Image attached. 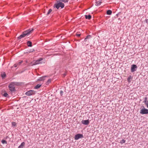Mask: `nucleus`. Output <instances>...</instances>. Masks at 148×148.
I'll return each mask as SVG.
<instances>
[{
    "label": "nucleus",
    "mask_w": 148,
    "mask_h": 148,
    "mask_svg": "<svg viewBox=\"0 0 148 148\" xmlns=\"http://www.w3.org/2000/svg\"><path fill=\"white\" fill-rule=\"evenodd\" d=\"M146 22L147 23H148V19H146Z\"/></svg>",
    "instance_id": "nucleus-34"
},
{
    "label": "nucleus",
    "mask_w": 148,
    "mask_h": 148,
    "mask_svg": "<svg viewBox=\"0 0 148 148\" xmlns=\"http://www.w3.org/2000/svg\"><path fill=\"white\" fill-rule=\"evenodd\" d=\"M61 96H62L63 95V92L62 90H61L60 92Z\"/></svg>",
    "instance_id": "nucleus-30"
},
{
    "label": "nucleus",
    "mask_w": 148,
    "mask_h": 148,
    "mask_svg": "<svg viewBox=\"0 0 148 148\" xmlns=\"http://www.w3.org/2000/svg\"><path fill=\"white\" fill-rule=\"evenodd\" d=\"M116 16H118V14H116Z\"/></svg>",
    "instance_id": "nucleus-36"
},
{
    "label": "nucleus",
    "mask_w": 148,
    "mask_h": 148,
    "mask_svg": "<svg viewBox=\"0 0 148 148\" xmlns=\"http://www.w3.org/2000/svg\"><path fill=\"white\" fill-rule=\"evenodd\" d=\"M14 67H16L17 66H18V65H17V63H16V64H15L14 65Z\"/></svg>",
    "instance_id": "nucleus-33"
},
{
    "label": "nucleus",
    "mask_w": 148,
    "mask_h": 148,
    "mask_svg": "<svg viewBox=\"0 0 148 148\" xmlns=\"http://www.w3.org/2000/svg\"><path fill=\"white\" fill-rule=\"evenodd\" d=\"M52 10L51 9H49L47 13V15H48L49 14H50V13L52 12Z\"/></svg>",
    "instance_id": "nucleus-25"
},
{
    "label": "nucleus",
    "mask_w": 148,
    "mask_h": 148,
    "mask_svg": "<svg viewBox=\"0 0 148 148\" xmlns=\"http://www.w3.org/2000/svg\"><path fill=\"white\" fill-rule=\"evenodd\" d=\"M85 18L86 19L90 20L91 18V16L90 14H89L88 15H85Z\"/></svg>",
    "instance_id": "nucleus-14"
},
{
    "label": "nucleus",
    "mask_w": 148,
    "mask_h": 148,
    "mask_svg": "<svg viewBox=\"0 0 148 148\" xmlns=\"http://www.w3.org/2000/svg\"><path fill=\"white\" fill-rule=\"evenodd\" d=\"M76 35L77 36L79 37L81 35V34H77Z\"/></svg>",
    "instance_id": "nucleus-32"
},
{
    "label": "nucleus",
    "mask_w": 148,
    "mask_h": 148,
    "mask_svg": "<svg viewBox=\"0 0 148 148\" xmlns=\"http://www.w3.org/2000/svg\"><path fill=\"white\" fill-rule=\"evenodd\" d=\"M137 68V67L136 65L133 64L131 65V72L132 73L134 72V71H136Z\"/></svg>",
    "instance_id": "nucleus-8"
},
{
    "label": "nucleus",
    "mask_w": 148,
    "mask_h": 148,
    "mask_svg": "<svg viewBox=\"0 0 148 148\" xmlns=\"http://www.w3.org/2000/svg\"><path fill=\"white\" fill-rule=\"evenodd\" d=\"M144 99V100L143 101V102L145 104L146 103H147V102H148V101H147V97H145L143 98Z\"/></svg>",
    "instance_id": "nucleus-20"
},
{
    "label": "nucleus",
    "mask_w": 148,
    "mask_h": 148,
    "mask_svg": "<svg viewBox=\"0 0 148 148\" xmlns=\"http://www.w3.org/2000/svg\"><path fill=\"white\" fill-rule=\"evenodd\" d=\"M125 140L124 139H122L120 141V143L121 144L124 143H125Z\"/></svg>",
    "instance_id": "nucleus-28"
},
{
    "label": "nucleus",
    "mask_w": 148,
    "mask_h": 148,
    "mask_svg": "<svg viewBox=\"0 0 148 148\" xmlns=\"http://www.w3.org/2000/svg\"><path fill=\"white\" fill-rule=\"evenodd\" d=\"M102 3L101 0H99V1H97L96 2V5L97 6H99L101 5Z\"/></svg>",
    "instance_id": "nucleus-12"
},
{
    "label": "nucleus",
    "mask_w": 148,
    "mask_h": 148,
    "mask_svg": "<svg viewBox=\"0 0 148 148\" xmlns=\"http://www.w3.org/2000/svg\"><path fill=\"white\" fill-rule=\"evenodd\" d=\"M132 79V77L131 75H130L128 77L127 79V81L128 82L130 83L131 82V79Z\"/></svg>",
    "instance_id": "nucleus-17"
},
{
    "label": "nucleus",
    "mask_w": 148,
    "mask_h": 148,
    "mask_svg": "<svg viewBox=\"0 0 148 148\" xmlns=\"http://www.w3.org/2000/svg\"><path fill=\"white\" fill-rule=\"evenodd\" d=\"M140 113L142 114H148V109L145 108L144 106H142L140 108Z\"/></svg>",
    "instance_id": "nucleus-4"
},
{
    "label": "nucleus",
    "mask_w": 148,
    "mask_h": 148,
    "mask_svg": "<svg viewBox=\"0 0 148 148\" xmlns=\"http://www.w3.org/2000/svg\"><path fill=\"white\" fill-rule=\"evenodd\" d=\"M107 14L108 15H111L112 13V11L110 10H108L106 12Z\"/></svg>",
    "instance_id": "nucleus-19"
},
{
    "label": "nucleus",
    "mask_w": 148,
    "mask_h": 148,
    "mask_svg": "<svg viewBox=\"0 0 148 148\" xmlns=\"http://www.w3.org/2000/svg\"><path fill=\"white\" fill-rule=\"evenodd\" d=\"M1 75V76L3 79L5 78L6 76V74L4 72L2 73Z\"/></svg>",
    "instance_id": "nucleus-16"
},
{
    "label": "nucleus",
    "mask_w": 148,
    "mask_h": 148,
    "mask_svg": "<svg viewBox=\"0 0 148 148\" xmlns=\"http://www.w3.org/2000/svg\"><path fill=\"white\" fill-rule=\"evenodd\" d=\"M51 82V79H49L48 81H47V85L49 84V83H50Z\"/></svg>",
    "instance_id": "nucleus-26"
},
{
    "label": "nucleus",
    "mask_w": 148,
    "mask_h": 148,
    "mask_svg": "<svg viewBox=\"0 0 148 148\" xmlns=\"http://www.w3.org/2000/svg\"><path fill=\"white\" fill-rule=\"evenodd\" d=\"M16 83V82H12L9 85L8 87L9 89L12 92L15 91L14 85L17 84Z\"/></svg>",
    "instance_id": "nucleus-3"
},
{
    "label": "nucleus",
    "mask_w": 148,
    "mask_h": 148,
    "mask_svg": "<svg viewBox=\"0 0 148 148\" xmlns=\"http://www.w3.org/2000/svg\"><path fill=\"white\" fill-rule=\"evenodd\" d=\"M3 96L5 97H7L8 96V95L7 92H5L3 94Z\"/></svg>",
    "instance_id": "nucleus-24"
},
{
    "label": "nucleus",
    "mask_w": 148,
    "mask_h": 148,
    "mask_svg": "<svg viewBox=\"0 0 148 148\" xmlns=\"http://www.w3.org/2000/svg\"><path fill=\"white\" fill-rule=\"evenodd\" d=\"M36 92L34 90H30L27 91L25 93V94L28 96H30L34 95Z\"/></svg>",
    "instance_id": "nucleus-6"
},
{
    "label": "nucleus",
    "mask_w": 148,
    "mask_h": 148,
    "mask_svg": "<svg viewBox=\"0 0 148 148\" xmlns=\"http://www.w3.org/2000/svg\"><path fill=\"white\" fill-rule=\"evenodd\" d=\"M83 137V136L82 134H76L74 138L75 140H77L79 138H81Z\"/></svg>",
    "instance_id": "nucleus-7"
},
{
    "label": "nucleus",
    "mask_w": 148,
    "mask_h": 148,
    "mask_svg": "<svg viewBox=\"0 0 148 148\" xmlns=\"http://www.w3.org/2000/svg\"><path fill=\"white\" fill-rule=\"evenodd\" d=\"M25 145V143L24 142H23L21 144V145L19 146L18 148H23Z\"/></svg>",
    "instance_id": "nucleus-11"
},
{
    "label": "nucleus",
    "mask_w": 148,
    "mask_h": 148,
    "mask_svg": "<svg viewBox=\"0 0 148 148\" xmlns=\"http://www.w3.org/2000/svg\"><path fill=\"white\" fill-rule=\"evenodd\" d=\"M22 62H23V61H20V62L17 63L18 66H19L22 63Z\"/></svg>",
    "instance_id": "nucleus-27"
},
{
    "label": "nucleus",
    "mask_w": 148,
    "mask_h": 148,
    "mask_svg": "<svg viewBox=\"0 0 148 148\" xmlns=\"http://www.w3.org/2000/svg\"><path fill=\"white\" fill-rule=\"evenodd\" d=\"M91 38V36L90 35H88L87 36L86 38L84 39V41L85 42H86L87 41V39H90Z\"/></svg>",
    "instance_id": "nucleus-15"
},
{
    "label": "nucleus",
    "mask_w": 148,
    "mask_h": 148,
    "mask_svg": "<svg viewBox=\"0 0 148 148\" xmlns=\"http://www.w3.org/2000/svg\"><path fill=\"white\" fill-rule=\"evenodd\" d=\"M12 126L16 127V123L15 122H12Z\"/></svg>",
    "instance_id": "nucleus-22"
},
{
    "label": "nucleus",
    "mask_w": 148,
    "mask_h": 148,
    "mask_svg": "<svg viewBox=\"0 0 148 148\" xmlns=\"http://www.w3.org/2000/svg\"><path fill=\"white\" fill-rule=\"evenodd\" d=\"M27 45L28 47H31L32 46V43L30 41H28L27 42Z\"/></svg>",
    "instance_id": "nucleus-13"
},
{
    "label": "nucleus",
    "mask_w": 148,
    "mask_h": 148,
    "mask_svg": "<svg viewBox=\"0 0 148 148\" xmlns=\"http://www.w3.org/2000/svg\"><path fill=\"white\" fill-rule=\"evenodd\" d=\"M42 58H40L38 59L35 61L34 62V61L33 62V64L32 65H36L37 64L41 63V61L42 60Z\"/></svg>",
    "instance_id": "nucleus-5"
},
{
    "label": "nucleus",
    "mask_w": 148,
    "mask_h": 148,
    "mask_svg": "<svg viewBox=\"0 0 148 148\" xmlns=\"http://www.w3.org/2000/svg\"><path fill=\"white\" fill-rule=\"evenodd\" d=\"M1 143L3 144H7V141L6 140H5L3 139L1 140Z\"/></svg>",
    "instance_id": "nucleus-23"
},
{
    "label": "nucleus",
    "mask_w": 148,
    "mask_h": 148,
    "mask_svg": "<svg viewBox=\"0 0 148 148\" xmlns=\"http://www.w3.org/2000/svg\"><path fill=\"white\" fill-rule=\"evenodd\" d=\"M145 104L146 106L148 108V102H147V103H145Z\"/></svg>",
    "instance_id": "nucleus-31"
},
{
    "label": "nucleus",
    "mask_w": 148,
    "mask_h": 148,
    "mask_svg": "<svg viewBox=\"0 0 148 148\" xmlns=\"http://www.w3.org/2000/svg\"><path fill=\"white\" fill-rule=\"evenodd\" d=\"M64 6V3L58 1V0H57L56 3L54 5L53 7L54 8H56L57 9H58L60 7L61 9L63 8Z\"/></svg>",
    "instance_id": "nucleus-2"
},
{
    "label": "nucleus",
    "mask_w": 148,
    "mask_h": 148,
    "mask_svg": "<svg viewBox=\"0 0 148 148\" xmlns=\"http://www.w3.org/2000/svg\"><path fill=\"white\" fill-rule=\"evenodd\" d=\"M47 76H45L40 77L38 79H37V81H44L45 79V78Z\"/></svg>",
    "instance_id": "nucleus-10"
},
{
    "label": "nucleus",
    "mask_w": 148,
    "mask_h": 148,
    "mask_svg": "<svg viewBox=\"0 0 148 148\" xmlns=\"http://www.w3.org/2000/svg\"><path fill=\"white\" fill-rule=\"evenodd\" d=\"M82 123L85 125H88L90 123V122L88 119L85 120H82L81 121Z\"/></svg>",
    "instance_id": "nucleus-9"
},
{
    "label": "nucleus",
    "mask_w": 148,
    "mask_h": 148,
    "mask_svg": "<svg viewBox=\"0 0 148 148\" xmlns=\"http://www.w3.org/2000/svg\"><path fill=\"white\" fill-rule=\"evenodd\" d=\"M41 85L40 84H38L36 86L34 87V89H38L41 86Z\"/></svg>",
    "instance_id": "nucleus-18"
},
{
    "label": "nucleus",
    "mask_w": 148,
    "mask_h": 148,
    "mask_svg": "<svg viewBox=\"0 0 148 148\" xmlns=\"http://www.w3.org/2000/svg\"><path fill=\"white\" fill-rule=\"evenodd\" d=\"M34 51V49H30L29 51V53L31 52H33Z\"/></svg>",
    "instance_id": "nucleus-29"
},
{
    "label": "nucleus",
    "mask_w": 148,
    "mask_h": 148,
    "mask_svg": "<svg viewBox=\"0 0 148 148\" xmlns=\"http://www.w3.org/2000/svg\"><path fill=\"white\" fill-rule=\"evenodd\" d=\"M33 30L34 29H29L23 32L21 35L18 37V39L19 40L24 37L26 36H28L31 33H32Z\"/></svg>",
    "instance_id": "nucleus-1"
},
{
    "label": "nucleus",
    "mask_w": 148,
    "mask_h": 148,
    "mask_svg": "<svg viewBox=\"0 0 148 148\" xmlns=\"http://www.w3.org/2000/svg\"><path fill=\"white\" fill-rule=\"evenodd\" d=\"M58 1H60L61 2H63L64 3H68V0H58Z\"/></svg>",
    "instance_id": "nucleus-21"
},
{
    "label": "nucleus",
    "mask_w": 148,
    "mask_h": 148,
    "mask_svg": "<svg viewBox=\"0 0 148 148\" xmlns=\"http://www.w3.org/2000/svg\"><path fill=\"white\" fill-rule=\"evenodd\" d=\"M66 75V73H64V76H65V75Z\"/></svg>",
    "instance_id": "nucleus-35"
}]
</instances>
